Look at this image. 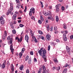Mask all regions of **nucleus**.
<instances>
[{"mask_svg":"<svg viewBox=\"0 0 73 73\" xmlns=\"http://www.w3.org/2000/svg\"><path fill=\"white\" fill-rule=\"evenodd\" d=\"M38 52L39 53L40 56H42V58H44V61L46 62V50L44 49L43 50V48H42Z\"/></svg>","mask_w":73,"mask_h":73,"instance_id":"f257e3e1","label":"nucleus"},{"mask_svg":"<svg viewBox=\"0 0 73 73\" xmlns=\"http://www.w3.org/2000/svg\"><path fill=\"white\" fill-rule=\"evenodd\" d=\"M13 9V5H12V4L10 3V9H9V10H8V12L6 13L7 15H9V13H10L11 15H12L13 14V13L12 12Z\"/></svg>","mask_w":73,"mask_h":73,"instance_id":"f03ea898","label":"nucleus"},{"mask_svg":"<svg viewBox=\"0 0 73 73\" xmlns=\"http://www.w3.org/2000/svg\"><path fill=\"white\" fill-rule=\"evenodd\" d=\"M35 13V9L33 8H31L30 10V11L29 12V15L30 16H32V13L34 14Z\"/></svg>","mask_w":73,"mask_h":73,"instance_id":"7ed1b4c3","label":"nucleus"},{"mask_svg":"<svg viewBox=\"0 0 73 73\" xmlns=\"http://www.w3.org/2000/svg\"><path fill=\"white\" fill-rule=\"evenodd\" d=\"M66 49L67 50V53L69 54H70V53H69V52H70V49H69V47H68V46H66Z\"/></svg>","mask_w":73,"mask_h":73,"instance_id":"20e7f679","label":"nucleus"},{"mask_svg":"<svg viewBox=\"0 0 73 73\" xmlns=\"http://www.w3.org/2000/svg\"><path fill=\"white\" fill-rule=\"evenodd\" d=\"M46 38L49 41L50 40V35H49L48 34L47 35H46Z\"/></svg>","mask_w":73,"mask_h":73,"instance_id":"39448f33","label":"nucleus"},{"mask_svg":"<svg viewBox=\"0 0 73 73\" xmlns=\"http://www.w3.org/2000/svg\"><path fill=\"white\" fill-rule=\"evenodd\" d=\"M17 17V15L16 14H15L12 17V19L13 20H16V18Z\"/></svg>","mask_w":73,"mask_h":73,"instance_id":"423d86ee","label":"nucleus"},{"mask_svg":"<svg viewBox=\"0 0 73 73\" xmlns=\"http://www.w3.org/2000/svg\"><path fill=\"white\" fill-rule=\"evenodd\" d=\"M25 40L27 41V42H28V40H29V37L27 35L25 36Z\"/></svg>","mask_w":73,"mask_h":73,"instance_id":"0eeeda50","label":"nucleus"},{"mask_svg":"<svg viewBox=\"0 0 73 73\" xmlns=\"http://www.w3.org/2000/svg\"><path fill=\"white\" fill-rule=\"evenodd\" d=\"M32 62V58H30L29 59V60L28 61V62L30 64H31V63Z\"/></svg>","mask_w":73,"mask_h":73,"instance_id":"6e6552de","label":"nucleus"},{"mask_svg":"<svg viewBox=\"0 0 73 73\" xmlns=\"http://www.w3.org/2000/svg\"><path fill=\"white\" fill-rule=\"evenodd\" d=\"M44 15L45 16H48V15H49V13L48 12H45L44 13Z\"/></svg>","mask_w":73,"mask_h":73,"instance_id":"1a4fd4ad","label":"nucleus"},{"mask_svg":"<svg viewBox=\"0 0 73 73\" xmlns=\"http://www.w3.org/2000/svg\"><path fill=\"white\" fill-rule=\"evenodd\" d=\"M24 68V66L23 65H21V66L20 67L19 69L21 70H23V68Z\"/></svg>","mask_w":73,"mask_h":73,"instance_id":"9d476101","label":"nucleus"},{"mask_svg":"<svg viewBox=\"0 0 73 73\" xmlns=\"http://www.w3.org/2000/svg\"><path fill=\"white\" fill-rule=\"evenodd\" d=\"M9 40L10 44H12V41H13V39L12 38H11Z\"/></svg>","mask_w":73,"mask_h":73,"instance_id":"9b49d317","label":"nucleus"},{"mask_svg":"<svg viewBox=\"0 0 73 73\" xmlns=\"http://www.w3.org/2000/svg\"><path fill=\"white\" fill-rule=\"evenodd\" d=\"M63 27L64 29H66L67 27H66V25L65 24V23L63 24Z\"/></svg>","mask_w":73,"mask_h":73,"instance_id":"f8f14e48","label":"nucleus"},{"mask_svg":"<svg viewBox=\"0 0 73 73\" xmlns=\"http://www.w3.org/2000/svg\"><path fill=\"white\" fill-rule=\"evenodd\" d=\"M66 71H67V68H65L63 71L62 73H66Z\"/></svg>","mask_w":73,"mask_h":73,"instance_id":"ddd939ff","label":"nucleus"},{"mask_svg":"<svg viewBox=\"0 0 73 73\" xmlns=\"http://www.w3.org/2000/svg\"><path fill=\"white\" fill-rule=\"evenodd\" d=\"M19 56H20L19 58H21V57H22V56H23V53H22V52H20L19 53Z\"/></svg>","mask_w":73,"mask_h":73,"instance_id":"4468645a","label":"nucleus"},{"mask_svg":"<svg viewBox=\"0 0 73 73\" xmlns=\"http://www.w3.org/2000/svg\"><path fill=\"white\" fill-rule=\"evenodd\" d=\"M28 59H29V56H28V55H27L25 58V61H27Z\"/></svg>","mask_w":73,"mask_h":73,"instance_id":"2eb2a0df","label":"nucleus"},{"mask_svg":"<svg viewBox=\"0 0 73 73\" xmlns=\"http://www.w3.org/2000/svg\"><path fill=\"white\" fill-rule=\"evenodd\" d=\"M4 20L1 21H0V23L2 25H4Z\"/></svg>","mask_w":73,"mask_h":73,"instance_id":"dca6fc26","label":"nucleus"},{"mask_svg":"<svg viewBox=\"0 0 73 73\" xmlns=\"http://www.w3.org/2000/svg\"><path fill=\"white\" fill-rule=\"evenodd\" d=\"M11 69L12 71H14V68L13 65L11 66Z\"/></svg>","mask_w":73,"mask_h":73,"instance_id":"f3484780","label":"nucleus"},{"mask_svg":"<svg viewBox=\"0 0 73 73\" xmlns=\"http://www.w3.org/2000/svg\"><path fill=\"white\" fill-rule=\"evenodd\" d=\"M43 71H45L46 70V68L45 67V66H42Z\"/></svg>","mask_w":73,"mask_h":73,"instance_id":"a211bd4d","label":"nucleus"},{"mask_svg":"<svg viewBox=\"0 0 73 73\" xmlns=\"http://www.w3.org/2000/svg\"><path fill=\"white\" fill-rule=\"evenodd\" d=\"M61 6V4H58V5H57L56 6H55L56 8H57V7L58 8H59Z\"/></svg>","mask_w":73,"mask_h":73,"instance_id":"6ab92c4d","label":"nucleus"},{"mask_svg":"<svg viewBox=\"0 0 73 73\" xmlns=\"http://www.w3.org/2000/svg\"><path fill=\"white\" fill-rule=\"evenodd\" d=\"M56 11L57 12H59V11H60V9L59 7H56Z\"/></svg>","mask_w":73,"mask_h":73,"instance_id":"aec40b11","label":"nucleus"},{"mask_svg":"<svg viewBox=\"0 0 73 73\" xmlns=\"http://www.w3.org/2000/svg\"><path fill=\"white\" fill-rule=\"evenodd\" d=\"M59 19L58 18V16H56V21L57 22H58V21Z\"/></svg>","mask_w":73,"mask_h":73,"instance_id":"412c9836","label":"nucleus"},{"mask_svg":"<svg viewBox=\"0 0 73 73\" xmlns=\"http://www.w3.org/2000/svg\"><path fill=\"white\" fill-rule=\"evenodd\" d=\"M24 51H25V48H23L22 49V53H23L24 52Z\"/></svg>","mask_w":73,"mask_h":73,"instance_id":"4be33fe9","label":"nucleus"},{"mask_svg":"<svg viewBox=\"0 0 73 73\" xmlns=\"http://www.w3.org/2000/svg\"><path fill=\"white\" fill-rule=\"evenodd\" d=\"M63 39L64 41H67V40L68 39V38H67V37H66L63 38Z\"/></svg>","mask_w":73,"mask_h":73,"instance_id":"5701e85b","label":"nucleus"},{"mask_svg":"<svg viewBox=\"0 0 73 73\" xmlns=\"http://www.w3.org/2000/svg\"><path fill=\"white\" fill-rule=\"evenodd\" d=\"M56 70H60V66H58L56 68Z\"/></svg>","mask_w":73,"mask_h":73,"instance_id":"b1692460","label":"nucleus"},{"mask_svg":"<svg viewBox=\"0 0 73 73\" xmlns=\"http://www.w3.org/2000/svg\"><path fill=\"white\" fill-rule=\"evenodd\" d=\"M4 20V18H3V17H1L0 18V21H3Z\"/></svg>","mask_w":73,"mask_h":73,"instance_id":"393cba45","label":"nucleus"},{"mask_svg":"<svg viewBox=\"0 0 73 73\" xmlns=\"http://www.w3.org/2000/svg\"><path fill=\"white\" fill-rule=\"evenodd\" d=\"M46 28L47 29V31H48V32L49 31V26H47Z\"/></svg>","mask_w":73,"mask_h":73,"instance_id":"a878e982","label":"nucleus"},{"mask_svg":"<svg viewBox=\"0 0 73 73\" xmlns=\"http://www.w3.org/2000/svg\"><path fill=\"white\" fill-rule=\"evenodd\" d=\"M40 19L42 21H44V18H43L42 16H40Z\"/></svg>","mask_w":73,"mask_h":73,"instance_id":"bb28decb","label":"nucleus"},{"mask_svg":"<svg viewBox=\"0 0 73 73\" xmlns=\"http://www.w3.org/2000/svg\"><path fill=\"white\" fill-rule=\"evenodd\" d=\"M38 33H39V34H40V35H42L43 33H42V32L41 31H38Z\"/></svg>","mask_w":73,"mask_h":73,"instance_id":"cd10ccee","label":"nucleus"},{"mask_svg":"<svg viewBox=\"0 0 73 73\" xmlns=\"http://www.w3.org/2000/svg\"><path fill=\"white\" fill-rule=\"evenodd\" d=\"M12 33L13 34H15L16 32V31L15 30H13L12 31Z\"/></svg>","mask_w":73,"mask_h":73,"instance_id":"c85d7f7f","label":"nucleus"},{"mask_svg":"<svg viewBox=\"0 0 73 73\" xmlns=\"http://www.w3.org/2000/svg\"><path fill=\"white\" fill-rule=\"evenodd\" d=\"M66 34L64 33L63 35V38H65V37H66Z\"/></svg>","mask_w":73,"mask_h":73,"instance_id":"c756f323","label":"nucleus"},{"mask_svg":"<svg viewBox=\"0 0 73 73\" xmlns=\"http://www.w3.org/2000/svg\"><path fill=\"white\" fill-rule=\"evenodd\" d=\"M41 68H40L38 71V73H41Z\"/></svg>","mask_w":73,"mask_h":73,"instance_id":"7c9ffc66","label":"nucleus"},{"mask_svg":"<svg viewBox=\"0 0 73 73\" xmlns=\"http://www.w3.org/2000/svg\"><path fill=\"white\" fill-rule=\"evenodd\" d=\"M19 26L20 27H21V28H22V27H24V25L22 24H20L19 25Z\"/></svg>","mask_w":73,"mask_h":73,"instance_id":"2f4dec72","label":"nucleus"},{"mask_svg":"<svg viewBox=\"0 0 73 73\" xmlns=\"http://www.w3.org/2000/svg\"><path fill=\"white\" fill-rule=\"evenodd\" d=\"M68 66V64L66 63L65 64V66H63V67H66V68L67 67V66Z\"/></svg>","mask_w":73,"mask_h":73,"instance_id":"473e14b6","label":"nucleus"},{"mask_svg":"<svg viewBox=\"0 0 73 73\" xmlns=\"http://www.w3.org/2000/svg\"><path fill=\"white\" fill-rule=\"evenodd\" d=\"M31 19L32 20H35V17L33 16H32L31 17Z\"/></svg>","mask_w":73,"mask_h":73,"instance_id":"72a5a7b5","label":"nucleus"},{"mask_svg":"<svg viewBox=\"0 0 73 73\" xmlns=\"http://www.w3.org/2000/svg\"><path fill=\"white\" fill-rule=\"evenodd\" d=\"M20 6L19 5H17L16 6V8H18V9H19L20 8Z\"/></svg>","mask_w":73,"mask_h":73,"instance_id":"f704fd0d","label":"nucleus"},{"mask_svg":"<svg viewBox=\"0 0 73 73\" xmlns=\"http://www.w3.org/2000/svg\"><path fill=\"white\" fill-rule=\"evenodd\" d=\"M2 68H5V65L4 64H3L2 65Z\"/></svg>","mask_w":73,"mask_h":73,"instance_id":"c9c22d12","label":"nucleus"},{"mask_svg":"<svg viewBox=\"0 0 73 73\" xmlns=\"http://www.w3.org/2000/svg\"><path fill=\"white\" fill-rule=\"evenodd\" d=\"M2 38H3V41H4V40H5V36H3Z\"/></svg>","mask_w":73,"mask_h":73,"instance_id":"e433bc0d","label":"nucleus"},{"mask_svg":"<svg viewBox=\"0 0 73 73\" xmlns=\"http://www.w3.org/2000/svg\"><path fill=\"white\" fill-rule=\"evenodd\" d=\"M50 45H49L48 46V50H50Z\"/></svg>","mask_w":73,"mask_h":73,"instance_id":"4c0bfd02","label":"nucleus"},{"mask_svg":"<svg viewBox=\"0 0 73 73\" xmlns=\"http://www.w3.org/2000/svg\"><path fill=\"white\" fill-rule=\"evenodd\" d=\"M62 11H64L65 10V8H64V6L62 7Z\"/></svg>","mask_w":73,"mask_h":73,"instance_id":"58836bf2","label":"nucleus"},{"mask_svg":"<svg viewBox=\"0 0 73 73\" xmlns=\"http://www.w3.org/2000/svg\"><path fill=\"white\" fill-rule=\"evenodd\" d=\"M38 23H39V24H42V22H41V21L40 20H39L38 21Z\"/></svg>","mask_w":73,"mask_h":73,"instance_id":"ea45409f","label":"nucleus"},{"mask_svg":"<svg viewBox=\"0 0 73 73\" xmlns=\"http://www.w3.org/2000/svg\"><path fill=\"white\" fill-rule=\"evenodd\" d=\"M10 49L11 50V52H12V53H13V51H14V49H13V48H12Z\"/></svg>","mask_w":73,"mask_h":73,"instance_id":"a19ab883","label":"nucleus"},{"mask_svg":"<svg viewBox=\"0 0 73 73\" xmlns=\"http://www.w3.org/2000/svg\"><path fill=\"white\" fill-rule=\"evenodd\" d=\"M34 61L35 62H37V59H36V58H34Z\"/></svg>","mask_w":73,"mask_h":73,"instance_id":"79ce46f5","label":"nucleus"},{"mask_svg":"<svg viewBox=\"0 0 73 73\" xmlns=\"http://www.w3.org/2000/svg\"><path fill=\"white\" fill-rule=\"evenodd\" d=\"M54 61L55 62H57V60L56 59H55L54 60Z\"/></svg>","mask_w":73,"mask_h":73,"instance_id":"37998d69","label":"nucleus"},{"mask_svg":"<svg viewBox=\"0 0 73 73\" xmlns=\"http://www.w3.org/2000/svg\"><path fill=\"white\" fill-rule=\"evenodd\" d=\"M34 41L35 42H38V41H37V39H36V38H35V40Z\"/></svg>","mask_w":73,"mask_h":73,"instance_id":"c03bdc74","label":"nucleus"},{"mask_svg":"<svg viewBox=\"0 0 73 73\" xmlns=\"http://www.w3.org/2000/svg\"><path fill=\"white\" fill-rule=\"evenodd\" d=\"M26 73H29V69H27L26 70Z\"/></svg>","mask_w":73,"mask_h":73,"instance_id":"a18cd8bd","label":"nucleus"},{"mask_svg":"<svg viewBox=\"0 0 73 73\" xmlns=\"http://www.w3.org/2000/svg\"><path fill=\"white\" fill-rule=\"evenodd\" d=\"M30 54H31V55H33V52L32 51L30 52Z\"/></svg>","mask_w":73,"mask_h":73,"instance_id":"49530a36","label":"nucleus"},{"mask_svg":"<svg viewBox=\"0 0 73 73\" xmlns=\"http://www.w3.org/2000/svg\"><path fill=\"white\" fill-rule=\"evenodd\" d=\"M70 39H72L73 38V35H72L70 36Z\"/></svg>","mask_w":73,"mask_h":73,"instance_id":"de8ad7c7","label":"nucleus"},{"mask_svg":"<svg viewBox=\"0 0 73 73\" xmlns=\"http://www.w3.org/2000/svg\"><path fill=\"white\" fill-rule=\"evenodd\" d=\"M16 1L17 3H20V1L19 0H16Z\"/></svg>","mask_w":73,"mask_h":73,"instance_id":"09e8293b","label":"nucleus"},{"mask_svg":"<svg viewBox=\"0 0 73 73\" xmlns=\"http://www.w3.org/2000/svg\"><path fill=\"white\" fill-rule=\"evenodd\" d=\"M20 40H21L20 42H21V41L23 40V37L21 36L20 37Z\"/></svg>","mask_w":73,"mask_h":73,"instance_id":"8fccbe9b","label":"nucleus"},{"mask_svg":"<svg viewBox=\"0 0 73 73\" xmlns=\"http://www.w3.org/2000/svg\"><path fill=\"white\" fill-rule=\"evenodd\" d=\"M13 23H11L10 24V26H11V27H13Z\"/></svg>","mask_w":73,"mask_h":73,"instance_id":"3c124183","label":"nucleus"},{"mask_svg":"<svg viewBox=\"0 0 73 73\" xmlns=\"http://www.w3.org/2000/svg\"><path fill=\"white\" fill-rule=\"evenodd\" d=\"M13 48V46H12V45L11 44L10 46V49H12V48Z\"/></svg>","mask_w":73,"mask_h":73,"instance_id":"603ef678","label":"nucleus"},{"mask_svg":"<svg viewBox=\"0 0 73 73\" xmlns=\"http://www.w3.org/2000/svg\"><path fill=\"white\" fill-rule=\"evenodd\" d=\"M10 37L9 36H8L7 37V40H10V39L11 38H10Z\"/></svg>","mask_w":73,"mask_h":73,"instance_id":"864d4df0","label":"nucleus"},{"mask_svg":"<svg viewBox=\"0 0 73 73\" xmlns=\"http://www.w3.org/2000/svg\"><path fill=\"white\" fill-rule=\"evenodd\" d=\"M50 31H51V32H52V31H53V27H51Z\"/></svg>","mask_w":73,"mask_h":73,"instance_id":"5fc2aeb1","label":"nucleus"},{"mask_svg":"<svg viewBox=\"0 0 73 73\" xmlns=\"http://www.w3.org/2000/svg\"><path fill=\"white\" fill-rule=\"evenodd\" d=\"M56 69V67H54L52 68V69L53 70H54Z\"/></svg>","mask_w":73,"mask_h":73,"instance_id":"6e6d98bb","label":"nucleus"},{"mask_svg":"<svg viewBox=\"0 0 73 73\" xmlns=\"http://www.w3.org/2000/svg\"><path fill=\"white\" fill-rule=\"evenodd\" d=\"M54 31H56L57 30V27H54Z\"/></svg>","mask_w":73,"mask_h":73,"instance_id":"4d7b16f0","label":"nucleus"},{"mask_svg":"<svg viewBox=\"0 0 73 73\" xmlns=\"http://www.w3.org/2000/svg\"><path fill=\"white\" fill-rule=\"evenodd\" d=\"M18 22L19 23H20L21 22V20H19L18 21Z\"/></svg>","mask_w":73,"mask_h":73,"instance_id":"13d9d810","label":"nucleus"},{"mask_svg":"<svg viewBox=\"0 0 73 73\" xmlns=\"http://www.w3.org/2000/svg\"><path fill=\"white\" fill-rule=\"evenodd\" d=\"M52 18L50 17H48V20H51V19Z\"/></svg>","mask_w":73,"mask_h":73,"instance_id":"bf43d9fd","label":"nucleus"},{"mask_svg":"<svg viewBox=\"0 0 73 73\" xmlns=\"http://www.w3.org/2000/svg\"><path fill=\"white\" fill-rule=\"evenodd\" d=\"M18 42H20L21 40H20V38H19L18 39Z\"/></svg>","mask_w":73,"mask_h":73,"instance_id":"052dcab7","label":"nucleus"},{"mask_svg":"<svg viewBox=\"0 0 73 73\" xmlns=\"http://www.w3.org/2000/svg\"><path fill=\"white\" fill-rule=\"evenodd\" d=\"M52 21H54V19L53 17H52L51 19Z\"/></svg>","mask_w":73,"mask_h":73,"instance_id":"680f3d73","label":"nucleus"},{"mask_svg":"<svg viewBox=\"0 0 73 73\" xmlns=\"http://www.w3.org/2000/svg\"><path fill=\"white\" fill-rule=\"evenodd\" d=\"M18 38H19L18 37H17L15 38V40H18Z\"/></svg>","mask_w":73,"mask_h":73,"instance_id":"e2e57ef3","label":"nucleus"},{"mask_svg":"<svg viewBox=\"0 0 73 73\" xmlns=\"http://www.w3.org/2000/svg\"><path fill=\"white\" fill-rule=\"evenodd\" d=\"M5 37H6L7 36V33H5Z\"/></svg>","mask_w":73,"mask_h":73,"instance_id":"0e129e2a","label":"nucleus"},{"mask_svg":"<svg viewBox=\"0 0 73 73\" xmlns=\"http://www.w3.org/2000/svg\"><path fill=\"white\" fill-rule=\"evenodd\" d=\"M56 42H58L60 41V40H58V39H57L56 40Z\"/></svg>","mask_w":73,"mask_h":73,"instance_id":"69168bd1","label":"nucleus"},{"mask_svg":"<svg viewBox=\"0 0 73 73\" xmlns=\"http://www.w3.org/2000/svg\"><path fill=\"white\" fill-rule=\"evenodd\" d=\"M18 19H19V20H21V17H19L17 18Z\"/></svg>","mask_w":73,"mask_h":73,"instance_id":"338daca9","label":"nucleus"},{"mask_svg":"<svg viewBox=\"0 0 73 73\" xmlns=\"http://www.w3.org/2000/svg\"><path fill=\"white\" fill-rule=\"evenodd\" d=\"M65 33L66 34H68V31H65Z\"/></svg>","mask_w":73,"mask_h":73,"instance_id":"774afa93","label":"nucleus"}]
</instances>
